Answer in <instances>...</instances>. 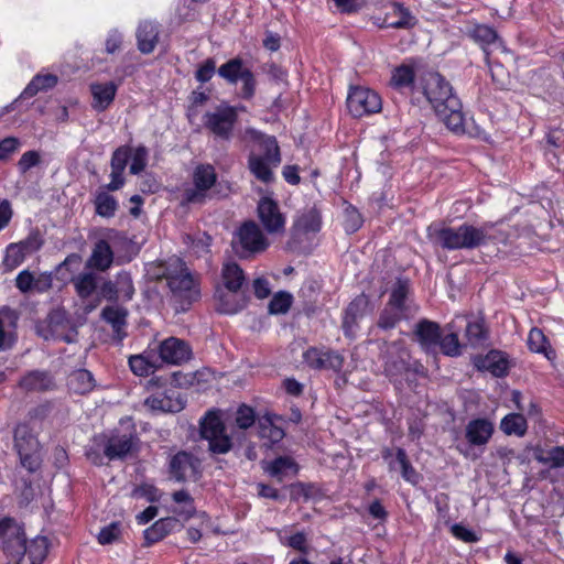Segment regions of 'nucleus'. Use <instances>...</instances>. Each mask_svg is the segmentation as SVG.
Returning <instances> with one entry per match:
<instances>
[{
  "label": "nucleus",
  "instance_id": "obj_62",
  "mask_svg": "<svg viewBox=\"0 0 564 564\" xmlns=\"http://www.w3.org/2000/svg\"><path fill=\"white\" fill-rule=\"evenodd\" d=\"M25 256H26V253L24 252L23 248L19 243L18 245L12 243L8 247L6 263L11 269L17 268L18 265H20L23 262Z\"/></svg>",
  "mask_w": 564,
  "mask_h": 564
},
{
  "label": "nucleus",
  "instance_id": "obj_6",
  "mask_svg": "<svg viewBox=\"0 0 564 564\" xmlns=\"http://www.w3.org/2000/svg\"><path fill=\"white\" fill-rule=\"evenodd\" d=\"M193 186L184 189V200L188 204H204L210 198V189L217 182V174L212 164H198L192 174Z\"/></svg>",
  "mask_w": 564,
  "mask_h": 564
},
{
  "label": "nucleus",
  "instance_id": "obj_44",
  "mask_svg": "<svg viewBox=\"0 0 564 564\" xmlns=\"http://www.w3.org/2000/svg\"><path fill=\"white\" fill-rule=\"evenodd\" d=\"M48 542L45 536H36L30 543H26V555L31 564H41L46 557Z\"/></svg>",
  "mask_w": 564,
  "mask_h": 564
},
{
  "label": "nucleus",
  "instance_id": "obj_53",
  "mask_svg": "<svg viewBox=\"0 0 564 564\" xmlns=\"http://www.w3.org/2000/svg\"><path fill=\"white\" fill-rule=\"evenodd\" d=\"M291 304L292 295L286 292H279L271 299L268 310L270 314H285Z\"/></svg>",
  "mask_w": 564,
  "mask_h": 564
},
{
  "label": "nucleus",
  "instance_id": "obj_43",
  "mask_svg": "<svg viewBox=\"0 0 564 564\" xmlns=\"http://www.w3.org/2000/svg\"><path fill=\"white\" fill-rule=\"evenodd\" d=\"M411 315L399 310L394 308L390 304L387 303L386 307L381 312L378 319V327L382 329L393 328L401 319L408 318Z\"/></svg>",
  "mask_w": 564,
  "mask_h": 564
},
{
  "label": "nucleus",
  "instance_id": "obj_27",
  "mask_svg": "<svg viewBox=\"0 0 564 564\" xmlns=\"http://www.w3.org/2000/svg\"><path fill=\"white\" fill-rule=\"evenodd\" d=\"M414 334L425 350H433L440 341L441 328L437 323L423 319L417 323Z\"/></svg>",
  "mask_w": 564,
  "mask_h": 564
},
{
  "label": "nucleus",
  "instance_id": "obj_26",
  "mask_svg": "<svg viewBox=\"0 0 564 564\" xmlns=\"http://www.w3.org/2000/svg\"><path fill=\"white\" fill-rule=\"evenodd\" d=\"M19 387L26 392L47 391L54 388V380L47 371L32 370L20 379Z\"/></svg>",
  "mask_w": 564,
  "mask_h": 564
},
{
  "label": "nucleus",
  "instance_id": "obj_61",
  "mask_svg": "<svg viewBox=\"0 0 564 564\" xmlns=\"http://www.w3.org/2000/svg\"><path fill=\"white\" fill-rule=\"evenodd\" d=\"M216 72V62L213 58H207L204 61L197 70L195 72V78L202 83L205 84L209 82Z\"/></svg>",
  "mask_w": 564,
  "mask_h": 564
},
{
  "label": "nucleus",
  "instance_id": "obj_41",
  "mask_svg": "<svg viewBox=\"0 0 564 564\" xmlns=\"http://www.w3.org/2000/svg\"><path fill=\"white\" fill-rule=\"evenodd\" d=\"M467 33L476 43L481 45L484 50H486V46L495 44L498 41L497 32L488 25L476 24L468 29Z\"/></svg>",
  "mask_w": 564,
  "mask_h": 564
},
{
  "label": "nucleus",
  "instance_id": "obj_3",
  "mask_svg": "<svg viewBox=\"0 0 564 564\" xmlns=\"http://www.w3.org/2000/svg\"><path fill=\"white\" fill-rule=\"evenodd\" d=\"M492 224L481 227L463 224L456 228L433 224L427 228V237L432 243L446 250L476 249L490 239Z\"/></svg>",
  "mask_w": 564,
  "mask_h": 564
},
{
  "label": "nucleus",
  "instance_id": "obj_34",
  "mask_svg": "<svg viewBox=\"0 0 564 564\" xmlns=\"http://www.w3.org/2000/svg\"><path fill=\"white\" fill-rule=\"evenodd\" d=\"M113 261V252L106 240H99L87 261V267L105 271L110 268Z\"/></svg>",
  "mask_w": 564,
  "mask_h": 564
},
{
  "label": "nucleus",
  "instance_id": "obj_11",
  "mask_svg": "<svg viewBox=\"0 0 564 564\" xmlns=\"http://www.w3.org/2000/svg\"><path fill=\"white\" fill-rule=\"evenodd\" d=\"M269 246L260 227L253 223H245L237 232L236 251L241 258L263 252Z\"/></svg>",
  "mask_w": 564,
  "mask_h": 564
},
{
  "label": "nucleus",
  "instance_id": "obj_16",
  "mask_svg": "<svg viewBox=\"0 0 564 564\" xmlns=\"http://www.w3.org/2000/svg\"><path fill=\"white\" fill-rule=\"evenodd\" d=\"M304 361L313 369H327L339 371L344 365V357L330 349L311 347L303 354Z\"/></svg>",
  "mask_w": 564,
  "mask_h": 564
},
{
  "label": "nucleus",
  "instance_id": "obj_21",
  "mask_svg": "<svg viewBox=\"0 0 564 564\" xmlns=\"http://www.w3.org/2000/svg\"><path fill=\"white\" fill-rule=\"evenodd\" d=\"M183 528L182 520L177 517H166L155 521L151 527L144 530L145 545L154 544L174 531Z\"/></svg>",
  "mask_w": 564,
  "mask_h": 564
},
{
  "label": "nucleus",
  "instance_id": "obj_5",
  "mask_svg": "<svg viewBox=\"0 0 564 564\" xmlns=\"http://www.w3.org/2000/svg\"><path fill=\"white\" fill-rule=\"evenodd\" d=\"M14 448L21 465L33 473L41 465L40 442L28 423H19L13 431Z\"/></svg>",
  "mask_w": 564,
  "mask_h": 564
},
{
  "label": "nucleus",
  "instance_id": "obj_10",
  "mask_svg": "<svg viewBox=\"0 0 564 564\" xmlns=\"http://www.w3.org/2000/svg\"><path fill=\"white\" fill-rule=\"evenodd\" d=\"M218 75L229 84L242 82L241 96L245 99H251L256 94V77L251 69L247 67L242 59L232 58L218 68Z\"/></svg>",
  "mask_w": 564,
  "mask_h": 564
},
{
  "label": "nucleus",
  "instance_id": "obj_37",
  "mask_svg": "<svg viewBox=\"0 0 564 564\" xmlns=\"http://www.w3.org/2000/svg\"><path fill=\"white\" fill-rule=\"evenodd\" d=\"M172 499L175 503L181 505L180 508H175L172 510L180 520L187 521L195 516L196 508L194 505V499L188 491H175L172 495Z\"/></svg>",
  "mask_w": 564,
  "mask_h": 564
},
{
  "label": "nucleus",
  "instance_id": "obj_24",
  "mask_svg": "<svg viewBox=\"0 0 564 564\" xmlns=\"http://www.w3.org/2000/svg\"><path fill=\"white\" fill-rule=\"evenodd\" d=\"M217 311L224 314H236L247 305L243 291H228L225 288L216 291Z\"/></svg>",
  "mask_w": 564,
  "mask_h": 564
},
{
  "label": "nucleus",
  "instance_id": "obj_60",
  "mask_svg": "<svg viewBox=\"0 0 564 564\" xmlns=\"http://www.w3.org/2000/svg\"><path fill=\"white\" fill-rule=\"evenodd\" d=\"M539 460L550 465L552 468H558L564 466V447L555 446L550 449L546 456L539 457Z\"/></svg>",
  "mask_w": 564,
  "mask_h": 564
},
{
  "label": "nucleus",
  "instance_id": "obj_12",
  "mask_svg": "<svg viewBox=\"0 0 564 564\" xmlns=\"http://www.w3.org/2000/svg\"><path fill=\"white\" fill-rule=\"evenodd\" d=\"M153 351L158 355V361L173 366H181L189 361L193 356L189 344L177 337L163 339Z\"/></svg>",
  "mask_w": 564,
  "mask_h": 564
},
{
  "label": "nucleus",
  "instance_id": "obj_35",
  "mask_svg": "<svg viewBox=\"0 0 564 564\" xmlns=\"http://www.w3.org/2000/svg\"><path fill=\"white\" fill-rule=\"evenodd\" d=\"M58 78L53 74H37L32 78V80L26 85L24 90L19 96V99L31 98L39 94L40 91H46L56 86Z\"/></svg>",
  "mask_w": 564,
  "mask_h": 564
},
{
  "label": "nucleus",
  "instance_id": "obj_45",
  "mask_svg": "<svg viewBox=\"0 0 564 564\" xmlns=\"http://www.w3.org/2000/svg\"><path fill=\"white\" fill-rule=\"evenodd\" d=\"M447 328L449 333L444 337L441 336L437 346H440L444 355L455 357L460 355V344L458 340V335L454 329V323L448 324Z\"/></svg>",
  "mask_w": 564,
  "mask_h": 564
},
{
  "label": "nucleus",
  "instance_id": "obj_38",
  "mask_svg": "<svg viewBox=\"0 0 564 564\" xmlns=\"http://www.w3.org/2000/svg\"><path fill=\"white\" fill-rule=\"evenodd\" d=\"M408 283L405 281L398 280L391 291L388 304L394 308H399L410 315H413L415 310H412L411 305L408 303Z\"/></svg>",
  "mask_w": 564,
  "mask_h": 564
},
{
  "label": "nucleus",
  "instance_id": "obj_15",
  "mask_svg": "<svg viewBox=\"0 0 564 564\" xmlns=\"http://www.w3.org/2000/svg\"><path fill=\"white\" fill-rule=\"evenodd\" d=\"M47 333L44 334V338L59 339L65 343L76 341L77 330L70 323L67 313L57 308L52 311L47 316Z\"/></svg>",
  "mask_w": 564,
  "mask_h": 564
},
{
  "label": "nucleus",
  "instance_id": "obj_4",
  "mask_svg": "<svg viewBox=\"0 0 564 564\" xmlns=\"http://www.w3.org/2000/svg\"><path fill=\"white\" fill-rule=\"evenodd\" d=\"M250 134L253 140L258 141L262 154L251 153L249 155V170L259 181L271 183L274 178L272 167L278 166L281 162L276 139L254 130L250 131Z\"/></svg>",
  "mask_w": 564,
  "mask_h": 564
},
{
  "label": "nucleus",
  "instance_id": "obj_36",
  "mask_svg": "<svg viewBox=\"0 0 564 564\" xmlns=\"http://www.w3.org/2000/svg\"><path fill=\"white\" fill-rule=\"evenodd\" d=\"M264 470L272 477H275L279 481L291 471L292 474L297 473V464L290 456H279L274 460L267 464Z\"/></svg>",
  "mask_w": 564,
  "mask_h": 564
},
{
  "label": "nucleus",
  "instance_id": "obj_33",
  "mask_svg": "<svg viewBox=\"0 0 564 564\" xmlns=\"http://www.w3.org/2000/svg\"><path fill=\"white\" fill-rule=\"evenodd\" d=\"M90 90L94 97L93 107L98 111L106 110L113 101L117 86L113 82L93 84Z\"/></svg>",
  "mask_w": 564,
  "mask_h": 564
},
{
  "label": "nucleus",
  "instance_id": "obj_20",
  "mask_svg": "<svg viewBox=\"0 0 564 564\" xmlns=\"http://www.w3.org/2000/svg\"><path fill=\"white\" fill-rule=\"evenodd\" d=\"M138 442L135 433L115 434L110 436L105 445L104 453L110 460L124 458Z\"/></svg>",
  "mask_w": 564,
  "mask_h": 564
},
{
  "label": "nucleus",
  "instance_id": "obj_46",
  "mask_svg": "<svg viewBox=\"0 0 564 564\" xmlns=\"http://www.w3.org/2000/svg\"><path fill=\"white\" fill-rule=\"evenodd\" d=\"M413 82L414 72L412 67L401 65L393 69L390 83L394 88L403 89L411 87Z\"/></svg>",
  "mask_w": 564,
  "mask_h": 564
},
{
  "label": "nucleus",
  "instance_id": "obj_39",
  "mask_svg": "<svg viewBox=\"0 0 564 564\" xmlns=\"http://www.w3.org/2000/svg\"><path fill=\"white\" fill-rule=\"evenodd\" d=\"M527 429V420L520 413L507 414L500 422V430L507 435L523 436Z\"/></svg>",
  "mask_w": 564,
  "mask_h": 564
},
{
  "label": "nucleus",
  "instance_id": "obj_13",
  "mask_svg": "<svg viewBox=\"0 0 564 564\" xmlns=\"http://www.w3.org/2000/svg\"><path fill=\"white\" fill-rule=\"evenodd\" d=\"M169 473L177 482L195 481L200 474V460L192 453L181 451L171 457Z\"/></svg>",
  "mask_w": 564,
  "mask_h": 564
},
{
  "label": "nucleus",
  "instance_id": "obj_49",
  "mask_svg": "<svg viewBox=\"0 0 564 564\" xmlns=\"http://www.w3.org/2000/svg\"><path fill=\"white\" fill-rule=\"evenodd\" d=\"M259 436L274 444L284 437V431L274 425L270 417L264 416L259 420Z\"/></svg>",
  "mask_w": 564,
  "mask_h": 564
},
{
  "label": "nucleus",
  "instance_id": "obj_2",
  "mask_svg": "<svg viewBox=\"0 0 564 564\" xmlns=\"http://www.w3.org/2000/svg\"><path fill=\"white\" fill-rule=\"evenodd\" d=\"M421 89L438 118L454 131H463L462 104L451 84L438 73L429 72L421 78Z\"/></svg>",
  "mask_w": 564,
  "mask_h": 564
},
{
  "label": "nucleus",
  "instance_id": "obj_47",
  "mask_svg": "<svg viewBox=\"0 0 564 564\" xmlns=\"http://www.w3.org/2000/svg\"><path fill=\"white\" fill-rule=\"evenodd\" d=\"M96 213L101 217L110 218L115 216L118 208V203L108 193L101 192L95 199Z\"/></svg>",
  "mask_w": 564,
  "mask_h": 564
},
{
  "label": "nucleus",
  "instance_id": "obj_9",
  "mask_svg": "<svg viewBox=\"0 0 564 564\" xmlns=\"http://www.w3.org/2000/svg\"><path fill=\"white\" fill-rule=\"evenodd\" d=\"M347 109L355 118L377 113L382 108L381 97L367 87H351L347 96Z\"/></svg>",
  "mask_w": 564,
  "mask_h": 564
},
{
  "label": "nucleus",
  "instance_id": "obj_50",
  "mask_svg": "<svg viewBox=\"0 0 564 564\" xmlns=\"http://www.w3.org/2000/svg\"><path fill=\"white\" fill-rule=\"evenodd\" d=\"M296 226L304 232H316L321 229V215L312 208L300 216Z\"/></svg>",
  "mask_w": 564,
  "mask_h": 564
},
{
  "label": "nucleus",
  "instance_id": "obj_14",
  "mask_svg": "<svg viewBox=\"0 0 564 564\" xmlns=\"http://www.w3.org/2000/svg\"><path fill=\"white\" fill-rule=\"evenodd\" d=\"M236 121V109L228 105H220L214 111H209L204 116L205 127L215 135L225 140L231 137Z\"/></svg>",
  "mask_w": 564,
  "mask_h": 564
},
{
  "label": "nucleus",
  "instance_id": "obj_19",
  "mask_svg": "<svg viewBox=\"0 0 564 564\" xmlns=\"http://www.w3.org/2000/svg\"><path fill=\"white\" fill-rule=\"evenodd\" d=\"M19 314L9 306L0 307V351L10 349L17 341Z\"/></svg>",
  "mask_w": 564,
  "mask_h": 564
},
{
  "label": "nucleus",
  "instance_id": "obj_48",
  "mask_svg": "<svg viewBox=\"0 0 564 564\" xmlns=\"http://www.w3.org/2000/svg\"><path fill=\"white\" fill-rule=\"evenodd\" d=\"M73 283L80 297H88L96 290V275L91 272L80 273L73 279Z\"/></svg>",
  "mask_w": 564,
  "mask_h": 564
},
{
  "label": "nucleus",
  "instance_id": "obj_58",
  "mask_svg": "<svg viewBox=\"0 0 564 564\" xmlns=\"http://www.w3.org/2000/svg\"><path fill=\"white\" fill-rule=\"evenodd\" d=\"M131 156V149L128 145H122L116 149L110 160L111 170L124 171L127 163Z\"/></svg>",
  "mask_w": 564,
  "mask_h": 564
},
{
  "label": "nucleus",
  "instance_id": "obj_42",
  "mask_svg": "<svg viewBox=\"0 0 564 564\" xmlns=\"http://www.w3.org/2000/svg\"><path fill=\"white\" fill-rule=\"evenodd\" d=\"M467 343L473 346L477 347L482 345L487 340V329L485 327V323L482 319H475L471 322H468L466 325V333H465Z\"/></svg>",
  "mask_w": 564,
  "mask_h": 564
},
{
  "label": "nucleus",
  "instance_id": "obj_59",
  "mask_svg": "<svg viewBox=\"0 0 564 564\" xmlns=\"http://www.w3.org/2000/svg\"><path fill=\"white\" fill-rule=\"evenodd\" d=\"M362 225V218L359 212L352 207L349 206L345 209V219H344V227L345 230L349 234H352L357 231Z\"/></svg>",
  "mask_w": 564,
  "mask_h": 564
},
{
  "label": "nucleus",
  "instance_id": "obj_7",
  "mask_svg": "<svg viewBox=\"0 0 564 564\" xmlns=\"http://www.w3.org/2000/svg\"><path fill=\"white\" fill-rule=\"evenodd\" d=\"M200 435L208 441L213 453L225 454L231 449L230 437L225 433V426L217 411H209L200 421Z\"/></svg>",
  "mask_w": 564,
  "mask_h": 564
},
{
  "label": "nucleus",
  "instance_id": "obj_63",
  "mask_svg": "<svg viewBox=\"0 0 564 564\" xmlns=\"http://www.w3.org/2000/svg\"><path fill=\"white\" fill-rule=\"evenodd\" d=\"M120 534V525L118 522H112L102 528L98 534V542L100 544H110L118 539Z\"/></svg>",
  "mask_w": 564,
  "mask_h": 564
},
{
  "label": "nucleus",
  "instance_id": "obj_29",
  "mask_svg": "<svg viewBox=\"0 0 564 564\" xmlns=\"http://www.w3.org/2000/svg\"><path fill=\"white\" fill-rule=\"evenodd\" d=\"M223 285L228 291H243L246 275L236 262H227L221 269Z\"/></svg>",
  "mask_w": 564,
  "mask_h": 564
},
{
  "label": "nucleus",
  "instance_id": "obj_1",
  "mask_svg": "<svg viewBox=\"0 0 564 564\" xmlns=\"http://www.w3.org/2000/svg\"><path fill=\"white\" fill-rule=\"evenodd\" d=\"M148 273L153 280L164 282L167 301L176 312H185L199 297L194 276L178 257L150 263Z\"/></svg>",
  "mask_w": 564,
  "mask_h": 564
},
{
  "label": "nucleus",
  "instance_id": "obj_23",
  "mask_svg": "<svg viewBox=\"0 0 564 564\" xmlns=\"http://www.w3.org/2000/svg\"><path fill=\"white\" fill-rule=\"evenodd\" d=\"M474 364L480 371H488L495 377L507 375L509 362L503 352L491 350L486 356L475 358Z\"/></svg>",
  "mask_w": 564,
  "mask_h": 564
},
{
  "label": "nucleus",
  "instance_id": "obj_54",
  "mask_svg": "<svg viewBox=\"0 0 564 564\" xmlns=\"http://www.w3.org/2000/svg\"><path fill=\"white\" fill-rule=\"evenodd\" d=\"M70 384L78 393H85L93 389V376L87 370H78L70 377Z\"/></svg>",
  "mask_w": 564,
  "mask_h": 564
},
{
  "label": "nucleus",
  "instance_id": "obj_8",
  "mask_svg": "<svg viewBox=\"0 0 564 564\" xmlns=\"http://www.w3.org/2000/svg\"><path fill=\"white\" fill-rule=\"evenodd\" d=\"M0 538L2 539L3 551L15 564L26 553V540L22 527L13 519L0 520Z\"/></svg>",
  "mask_w": 564,
  "mask_h": 564
},
{
  "label": "nucleus",
  "instance_id": "obj_31",
  "mask_svg": "<svg viewBox=\"0 0 564 564\" xmlns=\"http://www.w3.org/2000/svg\"><path fill=\"white\" fill-rule=\"evenodd\" d=\"M159 37L158 26L150 21L139 24L137 31L138 48L143 54L152 53L155 48Z\"/></svg>",
  "mask_w": 564,
  "mask_h": 564
},
{
  "label": "nucleus",
  "instance_id": "obj_55",
  "mask_svg": "<svg viewBox=\"0 0 564 564\" xmlns=\"http://www.w3.org/2000/svg\"><path fill=\"white\" fill-rule=\"evenodd\" d=\"M235 422L241 430L251 427L256 422L254 410L247 404H241L236 411Z\"/></svg>",
  "mask_w": 564,
  "mask_h": 564
},
{
  "label": "nucleus",
  "instance_id": "obj_40",
  "mask_svg": "<svg viewBox=\"0 0 564 564\" xmlns=\"http://www.w3.org/2000/svg\"><path fill=\"white\" fill-rule=\"evenodd\" d=\"M395 464H398L402 477L404 480L415 485L419 482L420 475L415 471L408 459V455L403 448L397 449L395 463H390V469H395Z\"/></svg>",
  "mask_w": 564,
  "mask_h": 564
},
{
  "label": "nucleus",
  "instance_id": "obj_22",
  "mask_svg": "<svg viewBox=\"0 0 564 564\" xmlns=\"http://www.w3.org/2000/svg\"><path fill=\"white\" fill-rule=\"evenodd\" d=\"M494 424L487 419H475L468 422L465 437L473 446H485L492 436Z\"/></svg>",
  "mask_w": 564,
  "mask_h": 564
},
{
  "label": "nucleus",
  "instance_id": "obj_17",
  "mask_svg": "<svg viewBox=\"0 0 564 564\" xmlns=\"http://www.w3.org/2000/svg\"><path fill=\"white\" fill-rule=\"evenodd\" d=\"M258 217L269 234H280L284 231L285 218L273 199L263 197L258 204Z\"/></svg>",
  "mask_w": 564,
  "mask_h": 564
},
{
  "label": "nucleus",
  "instance_id": "obj_57",
  "mask_svg": "<svg viewBox=\"0 0 564 564\" xmlns=\"http://www.w3.org/2000/svg\"><path fill=\"white\" fill-rule=\"evenodd\" d=\"M131 164H130V173L131 174H139L141 173L148 162V150L144 145H139L134 149L133 153L131 152Z\"/></svg>",
  "mask_w": 564,
  "mask_h": 564
},
{
  "label": "nucleus",
  "instance_id": "obj_32",
  "mask_svg": "<svg viewBox=\"0 0 564 564\" xmlns=\"http://www.w3.org/2000/svg\"><path fill=\"white\" fill-rule=\"evenodd\" d=\"M129 366L131 371L140 377L153 373L158 368V359L153 349L147 350L143 354L134 355L129 358Z\"/></svg>",
  "mask_w": 564,
  "mask_h": 564
},
{
  "label": "nucleus",
  "instance_id": "obj_18",
  "mask_svg": "<svg viewBox=\"0 0 564 564\" xmlns=\"http://www.w3.org/2000/svg\"><path fill=\"white\" fill-rule=\"evenodd\" d=\"M370 312L369 299L365 294L356 296L347 306L343 319V329L346 336H352L360 319Z\"/></svg>",
  "mask_w": 564,
  "mask_h": 564
},
{
  "label": "nucleus",
  "instance_id": "obj_25",
  "mask_svg": "<svg viewBox=\"0 0 564 564\" xmlns=\"http://www.w3.org/2000/svg\"><path fill=\"white\" fill-rule=\"evenodd\" d=\"M167 393H159L155 395H151L145 399L144 405L149 408L152 412H163V413H175L180 412L184 408V402L174 395Z\"/></svg>",
  "mask_w": 564,
  "mask_h": 564
},
{
  "label": "nucleus",
  "instance_id": "obj_51",
  "mask_svg": "<svg viewBox=\"0 0 564 564\" xmlns=\"http://www.w3.org/2000/svg\"><path fill=\"white\" fill-rule=\"evenodd\" d=\"M115 281L119 292L120 300L122 302L130 301L134 294V286L131 275L128 272L123 271L117 274Z\"/></svg>",
  "mask_w": 564,
  "mask_h": 564
},
{
  "label": "nucleus",
  "instance_id": "obj_30",
  "mask_svg": "<svg viewBox=\"0 0 564 564\" xmlns=\"http://www.w3.org/2000/svg\"><path fill=\"white\" fill-rule=\"evenodd\" d=\"M416 24V19L400 3H394L391 11L387 13L384 26L393 29H410Z\"/></svg>",
  "mask_w": 564,
  "mask_h": 564
},
{
  "label": "nucleus",
  "instance_id": "obj_28",
  "mask_svg": "<svg viewBox=\"0 0 564 564\" xmlns=\"http://www.w3.org/2000/svg\"><path fill=\"white\" fill-rule=\"evenodd\" d=\"M128 314V310L119 305H108L101 311V318L111 325L118 340L126 336L123 329L127 326Z\"/></svg>",
  "mask_w": 564,
  "mask_h": 564
},
{
  "label": "nucleus",
  "instance_id": "obj_64",
  "mask_svg": "<svg viewBox=\"0 0 564 564\" xmlns=\"http://www.w3.org/2000/svg\"><path fill=\"white\" fill-rule=\"evenodd\" d=\"M40 154L36 151H26L22 154L18 162L19 171L24 174L30 169L36 166L40 163Z\"/></svg>",
  "mask_w": 564,
  "mask_h": 564
},
{
  "label": "nucleus",
  "instance_id": "obj_52",
  "mask_svg": "<svg viewBox=\"0 0 564 564\" xmlns=\"http://www.w3.org/2000/svg\"><path fill=\"white\" fill-rule=\"evenodd\" d=\"M15 286L22 293H29L32 290L44 291V288L40 285V280H35L33 273L29 270H23L18 274Z\"/></svg>",
  "mask_w": 564,
  "mask_h": 564
},
{
  "label": "nucleus",
  "instance_id": "obj_56",
  "mask_svg": "<svg viewBox=\"0 0 564 564\" xmlns=\"http://www.w3.org/2000/svg\"><path fill=\"white\" fill-rule=\"evenodd\" d=\"M547 345V339L541 329L532 328L530 330L528 336V346L531 351L545 354Z\"/></svg>",
  "mask_w": 564,
  "mask_h": 564
}]
</instances>
